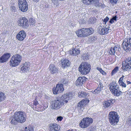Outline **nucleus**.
I'll return each instance as SVG.
<instances>
[{
  "label": "nucleus",
  "mask_w": 131,
  "mask_h": 131,
  "mask_svg": "<svg viewBox=\"0 0 131 131\" xmlns=\"http://www.w3.org/2000/svg\"><path fill=\"white\" fill-rule=\"evenodd\" d=\"M72 95L69 93H67L66 94L63 95L62 97H63L62 100L60 97L56 98V99L50 102V108L53 110H57L61 108L65 103H67L70 99V97Z\"/></svg>",
  "instance_id": "nucleus-1"
},
{
  "label": "nucleus",
  "mask_w": 131,
  "mask_h": 131,
  "mask_svg": "<svg viewBox=\"0 0 131 131\" xmlns=\"http://www.w3.org/2000/svg\"><path fill=\"white\" fill-rule=\"evenodd\" d=\"M26 116L24 112L22 111H16L14 115L10 117L9 121L12 125H16L19 123H22L25 122Z\"/></svg>",
  "instance_id": "nucleus-2"
},
{
  "label": "nucleus",
  "mask_w": 131,
  "mask_h": 131,
  "mask_svg": "<svg viewBox=\"0 0 131 131\" xmlns=\"http://www.w3.org/2000/svg\"><path fill=\"white\" fill-rule=\"evenodd\" d=\"M108 87L112 94L115 96H119L122 93L120 90L119 85L115 82L112 81L111 83Z\"/></svg>",
  "instance_id": "nucleus-3"
},
{
  "label": "nucleus",
  "mask_w": 131,
  "mask_h": 131,
  "mask_svg": "<svg viewBox=\"0 0 131 131\" xmlns=\"http://www.w3.org/2000/svg\"><path fill=\"white\" fill-rule=\"evenodd\" d=\"M108 118L110 123L113 126L117 125L119 121V115L117 112L114 111H112L109 113Z\"/></svg>",
  "instance_id": "nucleus-4"
},
{
  "label": "nucleus",
  "mask_w": 131,
  "mask_h": 131,
  "mask_svg": "<svg viewBox=\"0 0 131 131\" xmlns=\"http://www.w3.org/2000/svg\"><path fill=\"white\" fill-rule=\"evenodd\" d=\"M22 60V57L18 54L13 56L9 62V65L12 67H16L19 65Z\"/></svg>",
  "instance_id": "nucleus-5"
},
{
  "label": "nucleus",
  "mask_w": 131,
  "mask_h": 131,
  "mask_svg": "<svg viewBox=\"0 0 131 131\" xmlns=\"http://www.w3.org/2000/svg\"><path fill=\"white\" fill-rule=\"evenodd\" d=\"M91 66L89 64L86 62H82L79 67V70L82 75L88 74L90 71Z\"/></svg>",
  "instance_id": "nucleus-6"
},
{
  "label": "nucleus",
  "mask_w": 131,
  "mask_h": 131,
  "mask_svg": "<svg viewBox=\"0 0 131 131\" xmlns=\"http://www.w3.org/2000/svg\"><path fill=\"white\" fill-rule=\"evenodd\" d=\"M93 119L92 118L88 117H84L80 122V127L82 128H85L90 125L93 123Z\"/></svg>",
  "instance_id": "nucleus-7"
},
{
  "label": "nucleus",
  "mask_w": 131,
  "mask_h": 131,
  "mask_svg": "<svg viewBox=\"0 0 131 131\" xmlns=\"http://www.w3.org/2000/svg\"><path fill=\"white\" fill-rule=\"evenodd\" d=\"M122 69L124 71H128L131 69V57L126 58L123 61Z\"/></svg>",
  "instance_id": "nucleus-8"
},
{
  "label": "nucleus",
  "mask_w": 131,
  "mask_h": 131,
  "mask_svg": "<svg viewBox=\"0 0 131 131\" xmlns=\"http://www.w3.org/2000/svg\"><path fill=\"white\" fill-rule=\"evenodd\" d=\"M18 26L23 28H26L29 26L28 19L25 17H20L17 21Z\"/></svg>",
  "instance_id": "nucleus-9"
},
{
  "label": "nucleus",
  "mask_w": 131,
  "mask_h": 131,
  "mask_svg": "<svg viewBox=\"0 0 131 131\" xmlns=\"http://www.w3.org/2000/svg\"><path fill=\"white\" fill-rule=\"evenodd\" d=\"M33 104V105H30L33 108L34 107L35 108L34 110L38 111H43L45 109L47 108L48 106V105L47 104V103H45L44 104L43 103V108L40 107V106H41L39 104L38 101L36 99L34 100Z\"/></svg>",
  "instance_id": "nucleus-10"
},
{
  "label": "nucleus",
  "mask_w": 131,
  "mask_h": 131,
  "mask_svg": "<svg viewBox=\"0 0 131 131\" xmlns=\"http://www.w3.org/2000/svg\"><path fill=\"white\" fill-rule=\"evenodd\" d=\"M18 4L20 10L23 12L27 11L28 9V4L26 0H19Z\"/></svg>",
  "instance_id": "nucleus-11"
},
{
  "label": "nucleus",
  "mask_w": 131,
  "mask_h": 131,
  "mask_svg": "<svg viewBox=\"0 0 131 131\" xmlns=\"http://www.w3.org/2000/svg\"><path fill=\"white\" fill-rule=\"evenodd\" d=\"M122 45V47L125 50H131V38L124 39Z\"/></svg>",
  "instance_id": "nucleus-12"
},
{
  "label": "nucleus",
  "mask_w": 131,
  "mask_h": 131,
  "mask_svg": "<svg viewBox=\"0 0 131 131\" xmlns=\"http://www.w3.org/2000/svg\"><path fill=\"white\" fill-rule=\"evenodd\" d=\"M64 90L63 85L62 83H58L56 87L54 86L52 88L53 93L55 95L61 93Z\"/></svg>",
  "instance_id": "nucleus-13"
},
{
  "label": "nucleus",
  "mask_w": 131,
  "mask_h": 131,
  "mask_svg": "<svg viewBox=\"0 0 131 131\" xmlns=\"http://www.w3.org/2000/svg\"><path fill=\"white\" fill-rule=\"evenodd\" d=\"M89 102V101L88 99H85L82 100L77 104V107L78 109L82 111Z\"/></svg>",
  "instance_id": "nucleus-14"
},
{
  "label": "nucleus",
  "mask_w": 131,
  "mask_h": 131,
  "mask_svg": "<svg viewBox=\"0 0 131 131\" xmlns=\"http://www.w3.org/2000/svg\"><path fill=\"white\" fill-rule=\"evenodd\" d=\"M26 37V33L24 30H21L16 36V39L20 41H23Z\"/></svg>",
  "instance_id": "nucleus-15"
},
{
  "label": "nucleus",
  "mask_w": 131,
  "mask_h": 131,
  "mask_svg": "<svg viewBox=\"0 0 131 131\" xmlns=\"http://www.w3.org/2000/svg\"><path fill=\"white\" fill-rule=\"evenodd\" d=\"M10 56V54L9 53H4L0 57V62L2 63L6 62L9 60Z\"/></svg>",
  "instance_id": "nucleus-16"
},
{
  "label": "nucleus",
  "mask_w": 131,
  "mask_h": 131,
  "mask_svg": "<svg viewBox=\"0 0 131 131\" xmlns=\"http://www.w3.org/2000/svg\"><path fill=\"white\" fill-rule=\"evenodd\" d=\"M86 78L85 77H79L75 82V84L76 86H81L84 83L86 80Z\"/></svg>",
  "instance_id": "nucleus-17"
},
{
  "label": "nucleus",
  "mask_w": 131,
  "mask_h": 131,
  "mask_svg": "<svg viewBox=\"0 0 131 131\" xmlns=\"http://www.w3.org/2000/svg\"><path fill=\"white\" fill-rule=\"evenodd\" d=\"M30 64L29 62H25L21 67L20 71L21 73L25 72L28 71L29 69Z\"/></svg>",
  "instance_id": "nucleus-18"
},
{
  "label": "nucleus",
  "mask_w": 131,
  "mask_h": 131,
  "mask_svg": "<svg viewBox=\"0 0 131 131\" xmlns=\"http://www.w3.org/2000/svg\"><path fill=\"white\" fill-rule=\"evenodd\" d=\"M83 34L84 37H87L92 34L94 32L93 29L92 28H83Z\"/></svg>",
  "instance_id": "nucleus-19"
},
{
  "label": "nucleus",
  "mask_w": 131,
  "mask_h": 131,
  "mask_svg": "<svg viewBox=\"0 0 131 131\" xmlns=\"http://www.w3.org/2000/svg\"><path fill=\"white\" fill-rule=\"evenodd\" d=\"M49 131H59L60 128L58 124L55 123H52L49 125Z\"/></svg>",
  "instance_id": "nucleus-20"
},
{
  "label": "nucleus",
  "mask_w": 131,
  "mask_h": 131,
  "mask_svg": "<svg viewBox=\"0 0 131 131\" xmlns=\"http://www.w3.org/2000/svg\"><path fill=\"white\" fill-rule=\"evenodd\" d=\"M115 101V99H110L104 101L103 105L105 108H108L113 104Z\"/></svg>",
  "instance_id": "nucleus-21"
},
{
  "label": "nucleus",
  "mask_w": 131,
  "mask_h": 131,
  "mask_svg": "<svg viewBox=\"0 0 131 131\" xmlns=\"http://www.w3.org/2000/svg\"><path fill=\"white\" fill-rule=\"evenodd\" d=\"M48 69L50 72L52 74L57 73L58 72V70L54 64H50L49 67Z\"/></svg>",
  "instance_id": "nucleus-22"
},
{
  "label": "nucleus",
  "mask_w": 131,
  "mask_h": 131,
  "mask_svg": "<svg viewBox=\"0 0 131 131\" xmlns=\"http://www.w3.org/2000/svg\"><path fill=\"white\" fill-rule=\"evenodd\" d=\"M120 48L119 47L114 46L112 47L108 48V52L110 54H114L115 52L119 50Z\"/></svg>",
  "instance_id": "nucleus-23"
},
{
  "label": "nucleus",
  "mask_w": 131,
  "mask_h": 131,
  "mask_svg": "<svg viewBox=\"0 0 131 131\" xmlns=\"http://www.w3.org/2000/svg\"><path fill=\"white\" fill-rule=\"evenodd\" d=\"M69 61L67 59H64L61 60V64L62 67L65 68L69 66Z\"/></svg>",
  "instance_id": "nucleus-24"
},
{
  "label": "nucleus",
  "mask_w": 131,
  "mask_h": 131,
  "mask_svg": "<svg viewBox=\"0 0 131 131\" xmlns=\"http://www.w3.org/2000/svg\"><path fill=\"white\" fill-rule=\"evenodd\" d=\"M98 0H83V3L86 5L95 4Z\"/></svg>",
  "instance_id": "nucleus-25"
},
{
  "label": "nucleus",
  "mask_w": 131,
  "mask_h": 131,
  "mask_svg": "<svg viewBox=\"0 0 131 131\" xmlns=\"http://www.w3.org/2000/svg\"><path fill=\"white\" fill-rule=\"evenodd\" d=\"M109 29V27L108 28L105 27L102 29H101V30H100L99 31V33L101 35H104L107 34L108 32V30Z\"/></svg>",
  "instance_id": "nucleus-26"
},
{
  "label": "nucleus",
  "mask_w": 131,
  "mask_h": 131,
  "mask_svg": "<svg viewBox=\"0 0 131 131\" xmlns=\"http://www.w3.org/2000/svg\"><path fill=\"white\" fill-rule=\"evenodd\" d=\"M83 28L80 29H79L76 32L77 35L79 37H84V35L83 34Z\"/></svg>",
  "instance_id": "nucleus-27"
},
{
  "label": "nucleus",
  "mask_w": 131,
  "mask_h": 131,
  "mask_svg": "<svg viewBox=\"0 0 131 131\" xmlns=\"http://www.w3.org/2000/svg\"><path fill=\"white\" fill-rule=\"evenodd\" d=\"M124 77V75H122V77L119 79L118 82L120 86H122V87L125 88L126 86V85L123 81Z\"/></svg>",
  "instance_id": "nucleus-28"
},
{
  "label": "nucleus",
  "mask_w": 131,
  "mask_h": 131,
  "mask_svg": "<svg viewBox=\"0 0 131 131\" xmlns=\"http://www.w3.org/2000/svg\"><path fill=\"white\" fill-rule=\"evenodd\" d=\"M80 52V50H78L77 49L74 48L72 49V50L70 51V53L73 55H77L79 54Z\"/></svg>",
  "instance_id": "nucleus-29"
},
{
  "label": "nucleus",
  "mask_w": 131,
  "mask_h": 131,
  "mask_svg": "<svg viewBox=\"0 0 131 131\" xmlns=\"http://www.w3.org/2000/svg\"><path fill=\"white\" fill-rule=\"evenodd\" d=\"M6 98V96L4 93L0 91V102L4 101Z\"/></svg>",
  "instance_id": "nucleus-30"
},
{
  "label": "nucleus",
  "mask_w": 131,
  "mask_h": 131,
  "mask_svg": "<svg viewBox=\"0 0 131 131\" xmlns=\"http://www.w3.org/2000/svg\"><path fill=\"white\" fill-rule=\"evenodd\" d=\"M87 95V94L84 92L83 91L78 93V96L80 97H86Z\"/></svg>",
  "instance_id": "nucleus-31"
},
{
  "label": "nucleus",
  "mask_w": 131,
  "mask_h": 131,
  "mask_svg": "<svg viewBox=\"0 0 131 131\" xmlns=\"http://www.w3.org/2000/svg\"><path fill=\"white\" fill-rule=\"evenodd\" d=\"M21 131H34L33 127L32 126H29L25 127L24 130Z\"/></svg>",
  "instance_id": "nucleus-32"
},
{
  "label": "nucleus",
  "mask_w": 131,
  "mask_h": 131,
  "mask_svg": "<svg viewBox=\"0 0 131 131\" xmlns=\"http://www.w3.org/2000/svg\"><path fill=\"white\" fill-rule=\"evenodd\" d=\"M118 69L119 67H118L117 66L115 67L114 69L112 71L111 75L112 76L117 73L118 72Z\"/></svg>",
  "instance_id": "nucleus-33"
},
{
  "label": "nucleus",
  "mask_w": 131,
  "mask_h": 131,
  "mask_svg": "<svg viewBox=\"0 0 131 131\" xmlns=\"http://www.w3.org/2000/svg\"><path fill=\"white\" fill-rule=\"evenodd\" d=\"M29 22L30 25H34L35 24V19L32 18H30L29 20Z\"/></svg>",
  "instance_id": "nucleus-34"
},
{
  "label": "nucleus",
  "mask_w": 131,
  "mask_h": 131,
  "mask_svg": "<svg viewBox=\"0 0 131 131\" xmlns=\"http://www.w3.org/2000/svg\"><path fill=\"white\" fill-rule=\"evenodd\" d=\"M60 82L66 85H67L68 84V82L66 79H62L60 81Z\"/></svg>",
  "instance_id": "nucleus-35"
},
{
  "label": "nucleus",
  "mask_w": 131,
  "mask_h": 131,
  "mask_svg": "<svg viewBox=\"0 0 131 131\" xmlns=\"http://www.w3.org/2000/svg\"><path fill=\"white\" fill-rule=\"evenodd\" d=\"M97 70H98L100 72L102 73V74L103 75H106V73L104 70H103L101 68L97 67Z\"/></svg>",
  "instance_id": "nucleus-36"
},
{
  "label": "nucleus",
  "mask_w": 131,
  "mask_h": 131,
  "mask_svg": "<svg viewBox=\"0 0 131 131\" xmlns=\"http://www.w3.org/2000/svg\"><path fill=\"white\" fill-rule=\"evenodd\" d=\"M91 92L93 94H97L100 93V91L98 89H96L94 91L92 90L91 91Z\"/></svg>",
  "instance_id": "nucleus-37"
},
{
  "label": "nucleus",
  "mask_w": 131,
  "mask_h": 131,
  "mask_svg": "<svg viewBox=\"0 0 131 131\" xmlns=\"http://www.w3.org/2000/svg\"><path fill=\"white\" fill-rule=\"evenodd\" d=\"M103 87V85L102 84L100 83L97 89L101 91L102 90Z\"/></svg>",
  "instance_id": "nucleus-38"
},
{
  "label": "nucleus",
  "mask_w": 131,
  "mask_h": 131,
  "mask_svg": "<svg viewBox=\"0 0 131 131\" xmlns=\"http://www.w3.org/2000/svg\"><path fill=\"white\" fill-rule=\"evenodd\" d=\"M109 20V18L107 16H106L103 21V24H106Z\"/></svg>",
  "instance_id": "nucleus-39"
},
{
  "label": "nucleus",
  "mask_w": 131,
  "mask_h": 131,
  "mask_svg": "<svg viewBox=\"0 0 131 131\" xmlns=\"http://www.w3.org/2000/svg\"><path fill=\"white\" fill-rule=\"evenodd\" d=\"M118 0H110V2L112 4H116Z\"/></svg>",
  "instance_id": "nucleus-40"
},
{
  "label": "nucleus",
  "mask_w": 131,
  "mask_h": 131,
  "mask_svg": "<svg viewBox=\"0 0 131 131\" xmlns=\"http://www.w3.org/2000/svg\"><path fill=\"white\" fill-rule=\"evenodd\" d=\"M63 118L61 116H58L57 117V120L58 121H61L62 120V119Z\"/></svg>",
  "instance_id": "nucleus-41"
},
{
  "label": "nucleus",
  "mask_w": 131,
  "mask_h": 131,
  "mask_svg": "<svg viewBox=\"0 0 131 131\" xmlns=\"http://www.w3.org/2000/svg\"><path fill=\"white\" fill-rule=\"evenodd\" d=\"M117 18L116 16H115L114 17H113L112 18L114 20H115L116 21L117 20Z\"/></svg>",
  "instance_id": "nucleus-42"
},
{
  "label": "nucleus",
  "mask_w": 131,
  "mask_h": 131,
  "mask_svg": "<svg viewBox=\"0 0 131 131\" xmlns=\"http://www.w3.org/2000/svg\"><path fill=\"white\" fill-rule=\"evenodd\" d=\"M114 20L113 19H112V18L109 21L110 23L111 24H112L114 23Z\"/></svg>",
  "instance_id": "nucleus-43"
},
{
  "label": "nucleus",
  "mask_w": 131,
  "mask_h": 131,
  "mask_svg": "<svg viewBox=\"0 0 131 131\" xmlns=\"http://www.w3.org/2000/svg\"><path fill=\"white\" fill-rule=\"evenodd\" d=\"M34 1L35 2H38L39 0H32Z\"/></svg>",
  "instance_id": "nucleus-44"
},
{
  "label": "nucleus",
  "mask_w": 131,
  "mask_h": 131,
  "mask_svg": "<svg viewBox=\"0 0 131 131\" xmlns=\"http://www.w3.org/2000/svg\"><path fill=\"white\" fill-rule=\"evenodd\" d=\"M127 83L128 84H129L131 83V82L129 81H127Z\"/></svg>",
  "instance_id": "nucleus-45"
},
{
  "label": "nucleus",
  "mask_w": 131,
  "mask_h": 131,
  "mask_svg": "<svg viewBox=\"0 0 131 131\" xmlns=\"http://www.w3.org/2000/svg\"><path fill=\"white\" fill-rule=\"evenodd\" d=\"M128 94V92H127V94Z\"/></svg>",
  "instance_id": "nucleus-46"
}]
</instances>
